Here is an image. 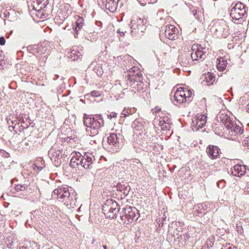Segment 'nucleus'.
<instances>
[{"label":"nucleus","instance_id":"obj_1","mask_svg":"<svg viewBox=\"0 0 249 249\" xmlns=\"http://www.w3.org/2000/svg\"><path fill=\"white\" fill-rule=\"evenodd\" d=\"M83 123L86 126L88 135L90 136H96L99 133L101 128L104 125V120L101 114L87 115L84 114Z\"/></svg>","mask_w":249,"mask_h":249},{"label":"nucleus","instance_id":"obj_2","mask_svg":"<svg viewBox=\"0 0 249 249\" xmlns=\"http://www.w3.org/2000/svg\"><path fill=\"white\" fill-rule=\"evenodd\" d=\"M53 196L59 201L64 202V204L69 209L76 206V193L71 188L69 190L67 187H59L53 191Z\"/></svg>","mask_w":249,"mask_h":249},{"label":"nucleus","instance_id":"obj_3","mask_svg":"<svg viewBox=\"0 0 249 249\" xmlns=\"http://www.w3.org/2000/svg\"><path fill=\"white\" fill-rule=\"evenodd\" d=\"M217 119L229 131L230 135L233 136H240L244 133V129L243 126L237 125L235 121L227 114L222 113L219 114Z\"/></svg>","mask_w":249,"mask_h":249},{"label":"nucleus","instance_id":"obj_4","mask_svg":"<svg viewBox=\"0 0 249 249\" xmlns=\"http://www.w3.org/2000/svg\"><path fill=\"white\" fill-rule=\"evenodd\" d=\"M105 148L110 152H118L124 145V137L120 134L110 133Z\"/></svg>","mask_w":249,"mask_h":249},{"label":"nucleus","instance_id":"obj_5","mask_svg":"<svg viewBox=\"0 0 249 249\" xmlns=\"http://www.w3.org/2000/svg\"><path fill=\"white\" fill-rule=\"evenodd\" d=\"M209 28L211 32L217 37L223 36L226 38L230 34L229 26L223 19L213 21Z\"/></svg>","mask_w":249,"mask_h":249},{"label":"nucleus","instance_id":"obj_6","mask_svg":"<svg viewBox=\"0 0 249 249\" xmlns=\"http://www.w3.org/2000/svg\"><path fill=\"white\" fill-rule=\"evenodd\" d=\"M139 216V211L135 207H126L120 212V222L128 225L136 221Z\"/></svg>","mask_w":249,"mask_h":249},{"label":"nucleus","instance_id":"obj_7","mask_svg":"<svg viewBox=\"0 0 249 249\" xmlns=\"http://www.w3.org/2000/svg\"><path fill=\"white\" fill-rule=\"evenodd\" d=\"M120 206L113 199H107L102 206V210L105 216L109 218H116L120 210Z\"/></svg>","mask_w":249,"mask_h":249},{"label":"nucleus","instance_id":"obj_8","mask_svg":"<svg viewBox=\"0 0 249 249\" xmlns=\"http://www.w3.org/2000/svg\"><path fill=\"white\" fill-rule=\"evenodd\" d=\"M128 86L130 87V89L135 91L138 86L139 83L142 81V74L140 70L137 67L131 68L128 74Z\"/></svg>","mask_w":249,"mask_h":249},{"label":"nucleus","instance_id":"obj_9","mask_svg":"<svg viewBox=\"0 0 249 249\" xmlns=\"http://www.w3.org/2000/svg\"><path fill=\"white\" fill-rule=\"evenodd\" d=\"M143 19L139 17H134L131 21L130 27L131 29V33L132 36L138 37L141 35L146 29Z\"/></svg>","mask_w":249,"mask_h":249},{"label":"nucleus","instance_id":"obj_10","mask_svg":"<svg viewBox=\"0 0 249 249\" xmlns=\"http://www.w3.org/2000/svg\"><path fill=\"white\" fill-rule=\"evenodd\" d=\"M61 151L55 146H53L48 151V156L51 160L53 162L55 166L58 167L63 161V157Z\"/></svg>","mask_w":249,"mask_h":249},{"label":"nucleus","instance_id":"obj_11","mask_svg":"<svg viewBox=\"0 0 249 249\" xmlns=\"http://www.w3.org/2000/svg\"><path fill=\"white\" fill-rule=\"evenodd\" d=\"M246 9V7L243 3L238 2L231 9L230 15L233 19L238 20L245 15Z\"/></svg>","mask_w":249,"mask_h":249},{"label":"nucleus","instance_id":"obj_12","mask_svg":"<svg viewBox=\"0 0 249 249\" xmlns=\"http://www.w3.org/2000/svg\"><path fill=\"white\" fill-rule=\"evenodd\" d=\"M178 31L173 25L168 24L164 29V36L168 39L172 40H176L178 37Z\"/></svg>","mask_w":249,"mask_h":249},{"label":"nucleus","instance_id":"obj_13","mask_svg":"<svg viewBox=\"0 0 249 249\" xmlns=\"http://www.w3.org/2000/svg\"><path fill=\"white\" fill-rule=\"evenodd\" d=\"M82 167L86 169H91L93 168V160H95L91 153H85L82 157Z\"/></svg>","mask_w":249,"mask_h":249},{"label":"nucleus","instance_id":"obj_14","mask_svg":"<svg viewBox=\"0 0 249 249\" xmlns=\"http://www.w3.org/2000/svg\"><path fill=\"white\" fill-rule=\"evenodd\" d=\"M49 0H33V9L38 12L42 11V13L47 11Z\"/></svg>","mask_w":249,"mask_h":249},{"label":"nucleus","instance_id":"obj_15","mask_svg":"<svg viewBox=\"0 0 249 249\" xmlns=\"http://www.w3.org/2000/svg\"><path fill=\"white\" fill-rule=\"evenodd\" d=\"M206 153L211 159L215 160L219 158L221 150L217 146L209 145L206 148Z\"/></svg>","mask_w":249,"mask_h":249},{"label":"nucleus","instance_id":"obj_16","mask_svg":"<svg viewBox=\"0 0 249 249\" xmlns=\"http://www.w3.org/2000/svg\"><path fill=\"white\" fill-rule=\"evenodd\" d=\"M154 122V123L158 124L163 130H168L170 128V120L168 116L155 118Z\"/></svg>","mask_w":249,"mask_h":249},{"label":"nucleus","instance_id":"obj_17","mask_svg":"<svg viewBox=\"0 0 249 249\" xmlns=\"http://www.w3.org/2000/svg\"><path fill=\"white\" fill-rule=\"evenodd\" d=\"M246 172V166L244 165L236 164L231 169V173L235 177H241Z\"/></svg>","mask_w":249,"mask_h":249},{"label":"nucleus","instance_id":"obj_18","mask_svg":"<svg viewBox=\"0 0 249 249\" xmlns=\"http://www.w3.org/2000/svg\"><path fill=\"white\" fill-rule=\"evenodd\" d=\"M119 0H102L103 5L111 12H113L117 9Z\"/></svg>","mask_w":249,"mask_h":249},{"label":"nucleus","instance_id":"obj_19","mask_svg":"<svg viewBox=\"0 0 249 249\" xmlns=\"http://www.w3.org/2000/svg\"><path fill=\"white\" fill-rule=\"evenodd\" d=\"M27 51L31 53L36 55L37 54L44 53L45 50L43 49L41 45H29L27 47Z\"/></svg>","mask_w":249,"mask_h":249},{"label":"nucleus","instance_id":"obj_20","mask_svg":"<svg viewBox=\"0 0 249 249\" xmlns=\"http://www.w3.org/2000/svg\"><path fill=\"white\" fill-rule=\"evenodd\" d=\"M116 187L117 190L122 192L124 196H126L131 189L130 187L127 182H125L123 184H117Z\"/></svg>","mask_w":249,"mask_h":249},{"label":"nucleus","instance_id":"obj_21","mask_svg":"<svg viewBox=\"0 0 249 249\" xmlns=\"http://www.w3.org/2000/svg\"><path fill=\"white\" fill-rule=\"evenodd\" d=\"M17 238L13 235L8 236L5 240V243L9 248H12L17 244Z\"/></svg>","mask_w":249,"mask_h":249},{"label":"nucleus","instance_id":"obj_22","mask_svg":"<svg viewBox=\"0 0 249 249\" xmlns=\"http://www.w3.org/2000/svg\"><path fill=\"white\" fill-rule=\"evenodd\" d=\"M132 127L136 130H141L143 127V121L141 119H136L133 122Z\"/></svg>","mask_w":249,"mask_h":249},{"label":"nucleus","instance_id":"obj_23","mask_svg":"<svg viewBox=\"0 0 249 249\" xmlns=\"http://www.w3.org/2000/svg\"><path fill=\"white\" fill-rule=\"evenodd\" d=\"M174 99L175 101L179 104H182L183 103L187 102V97H186V95H179L178 93L174 94Z\"/></svg>","mask_w":249,"mask_h":249},{"label":"nucleus","instance_id":"obj_24","mask_svg":"<svg viewBox=\"0 0 249 249\" xmlns=\"http://www.w3.org/2000/svg\"><path fill=\"white\" fill-rule=\"evenodd\" d=\"M206 82L209 85L213 84L215 81V77L210 72H208L205 77Z\"/></svg>","mask_w":249,"mask_h":249},{"label":"nucleus","instance_id":"obj_25","mask_svg":"<svg viewBox=\"0 0 249 249\" xmlns=\"http://www.w3.org/2000/svg\"><path fill=\"white\" fill-rule=\"evenodd\" d=\"M145 90L146 86L142 82V81H141L139 83L138 86L134 92H136V91H137L138 92H139L140 93L142 94L145 92Z\"/></svg>","mask_w":249,"mask_h":249},{"label":"nucleus","instance_id":"obj_26","mask_svg":"<svg viewBox=\"0 0 249 249\" xmlns=\"http://www.w3.org/2000/svg\"><path fill=\"white\" fill-rule=\"evenodd\" d=\"M227 61L223 59L222 60H219L218 63L217 64V68L219 71H222L224 70L227 66Z\"/></svg>","mask_w":249,"mask_h":249},{"label":"nucleus","instance_id":"obj_27","mask_svg":"<svg viewBox=\"0 0 249 249\" xmlns=\"http://www.w3.org/2000/svg\"><path fill=\"white\" fill-rule=\"evenodd\" d=\"M73 156L76 159L75 162L78 163V166L81 165L82 167V162L83 161L82 160V157H83V155L79 152H75L73 154Z\"/></svg>","mask_w":249,"mask_h":249},{"label":"nucleus","instance_id":"obj_28","mask_svg":"<svg viewBox=\"0 0 249 249\" xmlns=\"http://www.w3.org/2000/svg\"><path fill=\"white\" fill-rule=\"evenodd\" d=\"M186 53L182 54L178 57V60L182 65H186L189 63V60L188 57L189 56H185Z\"/></svg>","mask_w":249,"mask_h":249},{"label":"nucleus","instance_id":"obj_29","mask_svg":"<svg viewBox=\"0 0 249 249\" xmlns=\"http://www.w3.org/2000/svg\"><path fill=\"white\" fill-rule=\"evenodd\" d=\"M70 55L73 60H77L82 56L81 53L77 51L73 50L71 51Z\"/></svg>","mask_w":249,"mask_h":249},{"label":"nucleus","instance_id":"obj_30","mask_svg":"<svg viewBox=\"0 0 249 249\" xmlns=\"http://www.w3.org/2000/svg\"><path fill=\"white\" fill-rule=\"evenodd\" d=\"M196 50V48L195 46L192 47V51H193L192 53H190L189 52L186 53V54L185 55V56H191V58L193 61L195 60H198V57L197 56V54H196V53H195V52L194 51Z\"/></svg>","mask_w":249,"mask_h":249},{"label":"nucleus","instance_id":"obj_31","mask_svg":"<svg viewBox=\"0 0 249 249\" xmlns=\"http://www.w3.org/2000/svg\"><path fill=\"white\" fill-rule=\"evenodd\" d=\"M195 47L196 48V50H195V53H196V54H197V56L198 57V59L203 58L204 59L205 58L203 57L204 55L205 56V53L204 52L201 50L202 48H200V49L197 48V46H196Z\"/></svg>","mask_w":249,"mask_h":249},{"label":"nucleus","instance_id":"obj_32","mask_svg":"<svg viewBox=\"0 0 249 249\" xmlns=\"http://www.w3.org/2000/svg\"><path fill=\"white\" fill-rule=\"evenodd\" d=\"M28 189V185L26 184H18L15 187V190L16 192L26 191Z\"/></svg>","mask_w":249,"mask_h":249},{"label":"nucleus","instance_id":"obj_33","mask_svg":"<svg viewBox=\"0 0 249 249\" xmlns=\"http://www.w3.org/2000/svg\"><path fill=\"white\" fill-rule=\"evenodd\" d=\"M40 161L42 162L41 165H43L44 164L45 162L40 159ZM45 167V165L44 166H38L37 163H34L32 165V168L34 170H38L39 171H41Z\"/></svg>","mask_w":249,"mask_h":249},{"label":"nucleus","instance_id":"obj_34","mask_svg":"<svg viewBox=\"0 0 249 249\" xmlns=\"http://www.w3.org/2000/svg\"><path fill=\"white\" fill-rule=\"evenodd\" d=\"M93 71L96 73L98 76H101L103 74V71L100 66H95L93 68Z\"/></svg>","mask_w":249,"mask_h":249},{"label":"nucleus","instance_id":"obj_35","mask_svg":"<svg viewBox=\"0 0 249 249\" xmlns=\"http://www.w3.org/2000/svg\"><path fill=\"white\" fill-rule=\"evenodd\" d=\"M82 26L75 24V27H73L74 32V36L75 38L77 37V36L79 34V31L82 28Z\"/></svg>","mask_w":249,"mask_h":249},{"label":"nucleus","instance_id":"obj_36","mask_svg":"<svg viewBox=\"0 0 249 249\" xmlns=\"http://www.w3.org/2000/svg\"><path fill=\"white\" fill-rule=\"evenodd\" d=\"M186 89L184 88H178L175 93H178L179 95H186Z\"/></svg>","mask_w":249,"mask_h":249},{"label":"nucleus","instance_id":"obj_37","mask_svg":"<svg viewBox=\"0 0 249 249\" xmlns=\"http://www.w3.org/2000/svg\"><path fill=\"white\" fill-rule=\"evenodd\" d=\"M75 160H76V159L72 156L70 163L71 167L72 168H76L78 166V163L75 162Z\"/></svg>","mask_w":249,"mask_h":249},{"label":"nucleus","instance_id":"obj_38","mask_svg":"<svg viewBox=\"0 0 249 249\" xmlns=\"http://www.w3.org/2000/svg\"><path fill=\"white\" fill-rule=\"evenodd\" d=\"M186 92H187L186 97H187V102L188 103L191 102L192 100V92L190 90L186 89Z\"/></svg>","mask_w":249,"mask_h":249},{"label":"nucleus","instance_id":"obj_39","mask_svg":"<svg viewBox=\"0 0 249 249\" xmlns=\"http://www.w3.org/2000/svg\"><path fill=\"white\" fill-rule=\"evenodd\" d=\"M208 204L207 203H201V204H198L197 205V208L198 209L200 210V211H201V210H206L208 208V206H207Z\"/></svg>","mask_w":249,"mask_h":249},{"label":"nucleus","instance_id":"obj_40","mask_svg":"<svg viewBox=\"0 0 249 249\" xmlns=\"http://www.w3.org/2000/svg\"><path fill=\"white\" fill-rule=\"evenodd\" d=\"M102 92L99 90H93L91 92L90 95L94 97H99L101 95Z\"/></svg>","mask_w":249,"mask_h":249},{"label":"nucleus","instance_id":"obj_41","mask_svg":"<svg viewBox=\"0 0 249 249\" xmlns=\"http://www.w3.org/2000/svg\"><path fill=\"white\" fill-rule=\"evenodd\" d=\"M206 118L207 117L203 114H200L197 117V120L200 121L202 122L206 123Z\"/></svg>","mask_w":249,"mask_h":249},{"label":"nucleus","instance_id":"obj_42","mask_svg":"<svg viewBox=\"0 0 249 249\" xmlns=\"http://www.w3.org/2000/svg\"><path fill=\"white\" fill-rule=\"evenodd\" d=\"M221 249H237V247L230 244L223 245Z\"/></svg>","mask_w":249,"mask_h":249},{"label":"nucleus","instance_id":"obj_43","mask_svg":"<svg viewBox=\"0 0 249 249\" xmlns=\"http://www.w3.org/2000/svg\"><path fill=\"white\" fill-rule=\"evenodd\" d=\"M242 144L244 146L247 147L248 149H249V136L243 140Z\"/></svg>","mask_w":249,"mask_h":249},{"label":"nucleus","instance_id":"obj_44","mask_svg":"<svg viewBox=\"0 0 249 249\" xmlns=\"http://www.w3.org/2000/svg\"><path fill=\"white\" fill-rule=\"evenodd\" d=\"M75 24H77L79 25H81L83 26L84 25V19L83 18L79 17L78 19H77V21L75 23Z\"/></svg>","mask_w":249,"mask_h":249},{"label":"nucleus","instance_id":"obj_45","mask_svg":"<svg viewBox=\"0 0 249 249\" xmlns=\"http://www.w3.org/2000/svg\"><path fill=\"white\" fill-rule=\"evenodd\" d=\"M205 124L206 123H205L197 120L196 122V125H197L198 128H201L204 126Z\"/></svg>","mask_w":249,"mask_h":249},{"label":"nucleus","instance_id":"obj_46","mask_svg":"<svg viewBox=\"0 0 249 249\" xmlns=\"http://www.w3.org/2000/svg\"><path fill=\"white\" fill-rule=\"evenodd\" d=\"M117 117V114L115 112H111L110 114L107 116V118L109 119H111L113 118H116Z\"/></svg>","mask_w":249,"mask_h":249},{"label":"nucleus","instance_id":"obj_47","mask_svg":"<svg viewBox=\"0 0 249 249\" xmlns=\"http://www.w3.org/2000/svg\"><path fill=\"white\" fill-rule=\"evenodd\" d=\"M190 12L196 18H198V17L197 16V11L196 9L192 10Z\"/></svg>","mask_w":249,"mask_h":249},{"label":"nucleus","instance_id":"obj_48","mask_svg":"<svg viewBox=\"0 0 249 249\" xmlns=\"http://www.w3.org/2000/svg\"><path fill=\"white\" fill-rule=\"evenodd\" d=\"M129 111L128 109H124L123 110L122 115H123L124 117H125L127 116L128 114H129Z\"/></svg>","mask_w":249,"mask_h":249},{"label":"nucleus","instance_id":"obj_49","mask_svg":"<svg viewBox=\"0 0 249 249\" xmlns=\"http://www.w3.org/2000/svg\"><path fill=\"white\" fill-rule=\"evenodd\" d=\"M237 231L238 233L241 234L243 232V229L241 226H237L236 227Z\"/></svg>","mask_w":249,"mask_h":249},{"label":"nucleus","instance_id":"obj_50","mask_svg":"<svg viewBox=\"0 0 249 249\" xmlns=\"http://www.w3.org/2000/svg\"><path fill=\"white\" fill-rule=\"evenodd\" d=\"M5 43V39L3 36L0 37V45H4Z\"/></svg>","mask_w":249,"mask_h":249},{"label":"nucleus","instance_id":"obj_51","mask_svg":"<svg viewBox=\"0 0 249 249\" xmlns=\"http://www.w3.org/2000/svg\"><path fill=\"white\" fill-rule=\"evenodd\" d=\"M117 33H119L120 35L122 36H124L125 33L126 32H123V31H120V30L119 29L117 30Z\"/></svg>","mask_w":249,"mask_h":249},{"label":"nucleus","instance_id":"obj_52","mask_svg":"<svg viewBox=\"0 0 249 249\" xmlns=\"http://www.w3.org/2000/svg\"><path fill=\"white\" fill-rule=\"evenodd\" d=\"M15 127V126L10 125L8 127V129H9V131L12 132V131H13L14 130Z\"/></svg>","mask_w":249,"mask_h":249},{"label":"nucleus","instance_id":"obj_53","mask_svg":"<svg viewBox=\"0 0 249 249\" xmlns=\"http://www.w3.org/2000/svg\"><path fill=\"white\" fill-rule=\"evenodd\" d=\"M96 25H97L98 26H100V27H101V26H102V22H101V21H96Z\"/></svg>","mask_w":249,"mask_h":249},{"label":"nucleus","instance_id":"obj_54","mask_svg":"<svg viewBox=\"0 0 249 249\" xmlns=\"http://www.w3.org/2000/svg\"><path fill=\"white\" fill-rule=\"evenodd\" d=\"M3 57H2V60H0V66H3V64H5V62H3Z\"/></svg>","mask_w":249,"mask_h":249},{"label":"nucleus","instance_id":"obj_55","mask_svg":"<svg viewBox=\"0 0 249 249\" xmlns=\"http://www.w3.org/2000/svg\"><path fill=\"white\" fill-rule=\"evenodd\" d=\"M1 227H2V229L3 228V223L1 222L0 223V233H1V231H2V229H1Z\"/></svg>","mask_w":249,"mask_h":249},{"label":"nucleus","instance_id":"obj_56","mask_svg":"<svg viewBox=\"0 0 249 249\" xmlns=\"http://www.w3.org/2000/svg\"><path fill=\"white\" fill-rule=\"evenodd\" d=\"M70 7H71V6H70V4H65V8H67L68 10L69 9V8Z\"/></svg>","mask_w":249,"mask_h":249},{"label":"nucleus","instance_id":"obj_57","mask_svg":"<svg viewBox=\"0 0 249 249\" xmlns=\"http://www.w3.org/2000/svg\"><path fill=\"white\" fill-rule=\"evenodd\" d=\"M157 0H150L149 1H148V3H154L156 2Z\"/></svg>","mask_w":249,"mask_h":249},{"label":"nucleus","instance_id":"obj_58","mask_svg":"<svg viewBox=\"0 0 249 249\" xmlns=\"http://www.w3.org/2000/svg\"><path fill=\"white\" fill-rule=\"evenodd\" d=\"M154 109H155V112H158L160 110V108H159L158 107H155Z\"/></svg>","mask_w":249,"mask_h":249},{"label":"nucleus","instance_id":"obj_59","mask_svg":"<svg viewBox=\"0 0 249 249\" xmlns=\"http://www.w3.org/2000/svg\"><path fill=\"white\" fill-rule=\"evenodd\" d=\"M2 52H0V60H2V57H3V56H2Z\"/></svg>","mask_w":249,"mask_h":249},{"label":"nucleus","instance_id":"obj_60","mask_svg":"<svg viewBox=\"0 0 249 249\" xmlns=\"http://www.w3.org/2000/svg\"><path fill=\"white\" fill-rule=\"evenodd\" d=\"M247 111L249 113V103L247 105Z\"/></svg>","mask_w":249,"mask_h":249},{"label":"nucleus","instance_id":"obj_61","mask_svg":"<svg viewBox=\"0 0 249 249\" xmlns=\"http://www.w3.org/2000/svg\"><path fill=\"white\" fill-rule=\"evenodd\" d=\"M18 249H26V248H25L24 247H20Z\"/></svg>","mask_w":249,"mask_h":249},{"label":"nucleus","instance_id":"obj_62","mask_svg":"<svg viewBox=\"0 0 249 249\" xmlns=\"http://www.w3.org/2000/svg\"><path fill=\"white\" fill-rule=\"evenodd\" d=\"M103 247L104 249H107V247L106 245H103Z\"/></svg>","mask_w":249,"mask_h":249},{"label":"nucleus","instance_id":"obj_63","mask_svg":"<svg viewBox=\"0 0 249 249\" xmlns=\"http://www.w3.org/2000/svg\"><path fill=\"white\" fill-rule=\"evenodd\" d=\"M55 76H56V78H53V79L55 80V79H56L59 78V76L58 75H55Z\"/></svg>","mask_w":249,"mask_h":249},{"label":"nucleus","instance_id":"obj_64","mask_svg":"<svg viewBox=\"0 0 249 249\" xmlns=\"http://www.w3.org/2000/svg\"><path fill=\"white\" fill-rule=\"evenodd\" d=\"M11 123H12V124H15V125H16V124L13 121H11Z\"/></svg>","mask_w":249,"mask_h":249}]
</instances>
